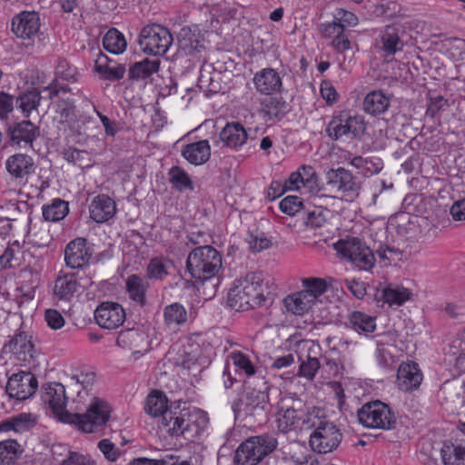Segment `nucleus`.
Returning a JSON list of instances; mask_svg holds the SVG:
<instances>
[{"label":"nucleus","instance_id":"obj_43","mask_svg":"<svg viewBox=\"0 0 465 465\" xmlns=\"http://www.w3.org/2000/svg\"><path fill=\"white\" fill-rule=\"evenodd\" d=\"M167 404L168 400L166 396L162 391H153L146 398L144 410L151 416L161 419L164 412L169 411Z\"/></svg>","mask_w":465,"mask_h":465},{"label":"nucleus","instance_id":"obj_45","mask_svg":"<svg viewBox=\"0 0 465 465\" xmlns=\"http://www.w3.org/2000/svg\"><path fill=\"white\" fill-rule=\"evenodd\" d=\"M104 48L114 54H123L127 47L124 35L116 28H111L103 38Z\"/></svg>","mask_w":465,"mask_h":465},{"label":"nucleus","instance_id":"obj_57","mask_svg":"<svg viewBox=\"0 0 465 465\" xmlns=\"http://www.w3.org/2000/svg\"><path fill=\"white\" fill-rule=\"evenodd\" d=\"M40 95L35 92L24 94L19 97V107L27 116L33 110H36L40 104Z\"/></svg>","mask_w":465,"mask_h":465},{"label":"nucleus","instance_id":"obj_16","mask_svg":"<svg viewBox=\"0 0 465 465\" xmlns=\"http://www.w3.org/2000/svg\"><path fill=\"white\" fill-rule=\"evenodd\" d=\"M41 18L37 12L22 11L12 19L11 30L22 40H34L40 32Z\"/></svg>","mask_w":465,"mask_h":465},{"label":"nucleus","instance_id":"obj_29","mask_svg":"<svg viewBox=\"0 0 465 465\" xmlns=\"http://www.w3.org/2000/svg\"><path fill=\"white\" fill-rule=\"evenodd\" d=\"M305 415L293 408H281L276 415L277 428L282 433L293 430L299 427L301 420L303 421Z\"/></svg>","mask_w":465,"mask_h":465},{"label":"nucleus","instance_id":"obj_31","mask_svg":"<svg viewBox=\"0 0 465 465\" xmlns=\"http://www.w3.org/2000/svg\"><path fill=\"white\" fill-rule=\"evenodd\" d=\"M381 50L387 55H393L404 47V42L399 35V29L394 25H388L381 33Z\"/></svg>","mask_w":465,"mask_h":465},{"label":"nucleus","instance_id":"obj_46","mask_svg":"<svg viewBox=\"0 0 465 465\" xmlns=\"http://www.w3.org/2000/svg\"><path fill=\"white\" fill-rule=\"evenodd\" d=\"M20 444L15 440L0 442V465H15L22 454Z\"/></svg>","mask_w":465,"mask_h":465},{"label":"nucleus","instance_id":"obj_11","mask_svg":"<svg viewBox=\"0 0 465 465\" xmlns=\"http://www.w3.org/2000/svg\"><path fill=\"white\" fill-rule=\"evenodd\" d=\"M269 385L264 377H254L243 382L245 411L249 415L265 416L269 402Z\"/></svg>","mask_w":465,"mask_h":465},{"label":"nucleus","instance_id":"obj_25","mask_svg":"<svg viewBox=\"0 0 465 465\" xmlns=\"http://www.w3.org/2000/svg\"><path fill=\"white\" fill-rule=\"evenodd\" d=\"M158 427L163 432L177 437L188 430L189 421L184 419V414L168 411L159 420Z\"/></svg>","mask_w":465,"mask_h":465},{"label":"nucleus","instance_id":"obj_47","mask_svg":"<svg viewBox=\"0 0 465 465\" xmlns=\"http://www.w3.org/2000/svg\"><path fill=\"white\" fill-rule=\"evenodd\" d=\"M173 263L169 259L155 257L150 260L146 267V275L151 280L163 281L169 274Z\"/></svg>","mask_w":465,"mask_h":465},{"label":"nucleus","instance_id":"obj_24","mask_svg":"<svg viewBox=\"0 0 465 465\" xmlns=\"http://www.w3.org/2000/svg\"><path fill=\"white\" fill-rule=\"evenodd\" d=\"M5 167L13 177L25 181L35 170L33 158L25 153H15L8 157Z\"/></svg>","mask_w":465,"mask_h":465},{"label":"nucleus","instance_id":"obj_14","mask_svg":"<svg viewBox=\"0 0 465 465\" xmlns=\"http://www.w3.org/2000/svg\"><path fill=\"white\" fill-rule=\"evenodd\" d=\"M2 352L10 354L22 364H30L35 354L32 336L25 331H18L4 345Z\"/></svg>","mask_w":465,"mask_h":465},{"label":"nucleus","instance_id":"obj_30","mask_svg":"<svg viewBox=\"0 0 465 465\" xmlns=\"http://www.w3.org/2000/svg\"><path fill=\"white\" fill-rule=\"evenodd\" d=\"M391 104L390 97L381 90L370 92L364 98L363 109L371 115L385 113Z\"/></svg>","mask_w":465,"mask_h":465},{"label":"nucleus","instance_id":"obj_13","mask_svg":"<svg viewBox=\"0 0 465 465\" xmlns=\"http://www.w3.org/2000/svg\"><path fill=\"white\" fill-rule=\"evenodd\" d=\"M95 381L96 375L92 371H81L69 379L66 384L67 393L71 396L74 403L96 396L94 392Z\"/></svg>","mask_w":465,"mask_h":465},{"label":"nucleus","instance_id":"obj_3","mask_svg":"<svg viewBox=\"0 0 465 465\" xmlns=\"http://www.w3.org/2000/svg\"><path fill=\"white\" fill-rule=\"evenodd\" d=\"M75 410L84 413H73L66 415V423L75 425L79 430L86 433H92L105 425L112 412L111 405L103 398L94 396L90 400L74 402Z\"/></svg>","mask_w":465,"mask_h":465},{"label":"nucleus","instance_id":"obj_53","mask_svg":"<svg viewBox=\"0 0 465 465\" xmlns=\"http://www.w3.org/2000/svg\"><path fill=\"white\" fill-rule=\"evenodd\" d=\"M170 183L178 191L193 190V184L188 173L180 166H173L168 173Z\"/></svg>","mask_w":465,"mask_h":465},{"label":"nucleus","instance_id":"obj_56","mask_svg":"<svg viewBox=\"0 0 465 465\" xmlns=\"http://www.w3.org/2000/svg\"><path fill=\"white\" fill-rule=\"evenodd\" d=\"M280 209L283 213L289 216H294L298 213L305 210L303 202L298 197L288 195L280 202Z\"/></svg>","mask_w":465,"mask_h":465},{"label":"nucleus","instance_id":"obj_15","mask_svg":"<svg viewBox=\"0 0 465 465\" xmlns=\"http://www.w3.org/2000/svg\"><path fill=\"white\" fill-rule=\"evenodd\" d=\"M43 401L49 406L53 413L62 421L66 422V415H72L66 410L67 399L65 386L59 382H53L43 387Z\"/></svg>","mask_w":465,"mask_h":465},{"label":"nucleus","instance_id":"obj_27","mask_svg":"<svg viewBox=\"0 0 465 465\" xmlns=\"http://www.w3.org/2000/svg\"><path fill=\"white\" fill-rule=\"evenodd\" d=\"M182 155L192 164L202 165L205 163L211 156V146L208 140L186 144L182 149Z\"/></svg>","mask_w":465,"mask_h":465},{"label":"nucleus","instance_id":"obj_2","mask_svg":"<svg viewBox=\"0 0 465 465\" xmlns=\"http://www.w3.org/2000/svg\"><path fill=\"white\" fill-rule=\"evenodd\" d=\"M319 412V410L307 412L303 418L301 429H314L310 436V446L313 451L326 454L338 448L341 441L342 434L333 422L322 418Z\"/></svg>","mask_w":465,"mask_h":465},{"label":"nucleus","instance_id":"obj_26","mask_svg":"<svg viewBox=\"0 0 465 465\" xmlns=\"http://www.w3.org/2000/svg\"><path fill=\"white\" fill-rule=\"evenodd\" d=\"M221 141L232 149L241 148L248 139L246 129L240 123H228L220 132Z\"/></svg>","mask_w":465,"mask_h":465},{"label":"nucleus","instance_id":"obj_17","mask_svg":"<svg viewBox=\"0 0 465 465\" xmlns=\"http://www.w3.org/2000/svg\"><path fill=\"white\" fill-rule=\"evenodd\" d=\"M96 323L107 330H114L122 326L126 319L124 309L118 302H102L94 311Z\"/></svg>","mask_w":465,"mask_h":465},{"label":"nucleus","instance_id":"obj_51","mask_svg":"<svg viewBox=\"0 0 465 465\" xmlns=\"http://www.w3.org/2000/svg\"><path fill=\"white\" fill-rule=\"evenodd\" d=\"M24 261L27 262L25 269L22 271L23 277L30 276L32 283L38 282L40 280V273L43 271V259L40 256L34 257L30 252H24Z\"/></svg>","mask_w":465,"mask_h":465},{"label":"nucleus","instance_id":"obj_21","mask_svg":"<svg viewBox=\"0 0 465 465\" xmlns=\"http://www.w3.org/2000/svg\"><path fill=\"white\" fill-rule=\"evenodd\" d=\"M252 82L256 91L261 94L270 95L279 93L282 87L280 74L272 68H264L257 72Z\"/></svg>","mask_w":465,"mask_h":465},{"label":"nucleus","instance_id":"obj_10","mask_svg":"<svg viewBox=\"0 0 465 465\" xmlns=\"http://www.w3.org/2000/svg\"><path fill=\"white\" fill-rule=\"evenodd\" d=\"M336 252L360 270L369 271L375 262L372 251L361 240L351 237L338 241Z\"/></svg>","mask_w":465,"mask_h":465},{"label":"nucleus","instance_id":"obj_18","mask_svg":"<svg viewBox=\"0 0 465 465\" xmlns=\"http://www.w3.org/2000/svg\"><path fill=\"white\" fill-rule=\"evenodd\" d=\"M7 135L11 145L18 147H32L34 141L40 135L38 126L29 120H23L10 125Z\"/></svg>","mask_w":465,"mask_h":465},{"label":"nucleus","instance_id":"obj_9","mask_svg":"<svg viewBox=\"0 0 465 465\" xmlns=\"http://www.w3.org/2000/svg\"><path fill=\"white\" fill-rule=\"evenodd\" d=\"M173 41L169 29L159 24L143 26L138 39L142 51L154 56L164 54L171 47Z\"/></svg>","mask_w":465,"mask_h":465},{"label":"nucleus","instance_id":"obj_54","mask_svg":"<svg viewBox=\"0 0 465 465\" xmlns=\"http://www.w3.org/2000/svg\"><path fill=\"white\" fill-rule=\"evenodd\" d=\"M21 246L18 242L9 244L2 255H0V264L5 267H16L20 264Z\"/></svg>","mask_w":465,"mask_h":465},{"label":"nucleus","instance_id":"obj_50","mask_svg":"<svg viewBox=\"0 0 465 465\" xmlns=\"http://www.w3.org/2000/svg\"><path fill=\"white\" fill-rule=\"evenodd\" d=\"M69 212L66 202L56 199L49 205L43 206V217L45 221L58 222L63 220Z\"/></svg>","mask_w":465,"mask_h":465},{"label":"nucleus","instance_id":"obj_34","mask_svg":"<svg viewBox=\"0 0 465 465\" xmlns=\"http://www.w3.org/2000/svg\"><path fill=\"white\" fill-rule=\"evenodd\" d=\"M35 425V420L30 413H19L5 419L0 422V433L15 431L22 433L29 430Z\"/></svg>","mask_w":465,"mask_h":465},{"label":"nucleus","instance_id":"obj_58","mask_svg":"<svg viewBox=\"0 0 465 465\" xmlns=\"http://www.w3.org/2000/svg\"><path fill=\"white\" fill-rule=\"evenodd\" d=\"M318 30L324 38H334L338 34L345 31L344 25L335 19L331 22H324L319 25Z\"/></svg>","mask_w":465,"mask_h":465},{"label":"nucleus","instance_id":"obj_22","mask_svg":"<svg viewBox=\"0 0 465 465\" xmlns=\"http://www.w3.org/2000/svg\"><path fill=\"white\" fill-rule=\"evenodd\" d=\"M116 211L115 202L106 194L94 197L89 205L90 218L97 223L109 221L115 215Z\"/></svg>","mask_w":465,"mask_h":465},{"label":"nucleus","instance_id":"obj_60","mask_svg":"<svg viewBox=\"0 0 465 465\" xmlns=\"http://www.w3.org/2000/svg\"><path fill=\"white\" fill-rule=\"evenodd\" d=\"M98 448L104 457L110 461H115L120 456V450L107 439L99 441Z\"/></svg>","mask_w":465,"mask_h":465},{"label":"nucleus","instance_id":"obj_32","mask_svg":"<svg viewBox=\"0 0 465 465\" xmlns=\"http://www.w3.org/2000/svg\"><path fill=\"white\" fill-rule=\"evenodd\" d=\"M348 326L359 334L368 335L376 330V318L355 311L348 316Z\"/></svg>","mask_w":465,"mask_h":465},{"label":"nucleus","instance_id":"obj_4","mask_svg":"<svg viewBox=\"0 0 465 465\" xmlns=\"http://www.w3.org/2000/svg\"><path fill=\"white\" fill-rule=\"evenodd\" d=\"M221 268L222 255L211 245L196 247L188 254L186 269L195 281H207L214 277Z\"/></svg>","mask_w":465,"mask_h":465},{"label":"nucleus","instance_id":"obj_44","mask_svg":"<svg viewBox=\"0 0 465 465\" xmlns=\"http://www.w3.org/2000/svg\"><path fill=\"white\" fill-rule=\"evenodd\" d=\"M411 292L402 286L389 285L381 290V298L390 306H401L411 299Z\"/></svg>","mask_w":465,"mask_h":465},{"label":"nucleus","instance_id":"obj_39","mask_svg":"<svg viewBox=\"0 0 465 465\" xmlns=\"http://www.w3.org/2000/svg\"><path fill=\"white\" fill-rule=\"evenodd\" d=\"M178 45L180 52L185 55H193L203 47L199 35L186 27L183 28L179 34Z\"/></svg>","mask_w":465,"mask_h":465},{"label":"nucleus","instance_id":"obj_28","mask_svg":"<svg viewBox=\"0 0 465 465\" xmlns=\"http://www.w3.org/2000/svg\"><path fill=\"white\" fill-rule=\"evenodd\" d=\"M325 345L340 355V361L344 363L351 361V357L358 347V343L344 337L328 336L324 340Z\"/></svg>","mask_w":465,"mask_h":465},{"label":"nucleus","instance_id":"obj_19","mask_svg":"<svg viewBox=\"0 0 465 465\" xmlns=\"http://www.w3.org/2000/svg\"><path fill=\"white\" fill-rule=\"evenodd\" d=\"M92 250L84 238L71 241L64 249V261L72 269H81L86 266L92 258Z\"/></svg>","mask_w":465,"mask_h":465},{"label":"nucleus","instance_id":"obj_42","mask_svg":"<svg viewBox=\"0 0 465 465\" xmlns=\"http://www.w3.org/2000/svg\"><path fill=\"white\" fill-rule=\"evenodd\" d=\"M444 465H465V446L445 442L440 450Z\"/></svg>","mask_w":465,"mask_h":465},{"label":"nucleus","instance_id":"obj_23","mask_svg":"<svg viewBox=\"0 0 465 465\" xmlns=\"http://www.w3.org/2000/svg\"><path fill=\"white\" fill-rule=\"evenodd\" d=\"M116 342L124 349L133 351L134 353L143 354L148 351V337L143 331L139 330L128 329L122 331L118 335Z\"/></svg>","mask_w":465,"mask_h":465},{"label":"nucleus","instance_id":"obj_59","mask_svg":"<svg viewBox=\"0 0 465 465\" xmlns=\"http://www.w3.org/2000/svg\"><path fill=\"white\" fill-rule=\"evenodd\" d=\"M320 362L317 358L308 356L300 365L299 374L308 380H312L320 369Z\"/></svg>","mask_w":465,"mask_h":465},{"label":"nucleus","instance_id":"obj_64","mask_svg":"<svg viewBox=\"0 0 465 465\" xmlns=\"http://www.w3.org/2000/svg\"><path fill=\"white\" fill-rule=\"evenodd\" d=\"M280 104L278 100L272 97L265 100L262 111L268 117V120L276 118L281 114Z\"/></svg>","mask_w":465,"mask_h":465},{"label":"nucleus","instance_id":"obj_52","mask_svg":"<svg viewBox=\"0 0 465 465\" xmlns=\"http://www.w3.org/2000/svg\"><path fill=\"white\" fill-rule=\"evenodd\" d=\"M230 357L235 367V371L240 374H244L247 377L246 380L257 377L255 375L254 365L244 353L234 351L231 353Z\"/></svg>","mask_w":465,"mask_h":465},{"label":"nucleus","instance_id":"obj_7","mask_svg":"<svg viewBox=\"0 0 465 465\" xmlns=\"http://www.w3.org/2000/svg\"><path fill=\"white\" fill-rule=\"evenodd\" d=\"M326 186L335 197L346 202H353L358 198L361 189L357 177L343 167L330 169L326 173Z\"/></svg>","mask_w":465,"mask_h":465},{"label":"nucleus","instance_id":"obj_6","mask_svg":"<svg viewBox=\"0 0 465 465\" xmlns=\"http://www.w3.org/2000/svg\"><path fill=\"white\" fill-rule=\"evenodd\" d=\"M359 422L371 429L390 430L395 428L396 416L391 407L381 401L367 402L358 411Z\"/></svg>","mask_w":465,"mask_h":465},{"label":"nucleus","instance_id":"obj_35","mask_svg":"<svg viewBox=\"0 0 465 465\" xmlns=\"http://www.w3.org/2000/svg\"><path fill=\"white\" fill-rule=\"evenodd\" d=\"M126 291L129 298L143 306L146 302V292L149 287L148 282L136 274L130 275L126 280Z\"/></svg>","mask_w":465,"mask_h":465},{"label":"nucleus","instance_id":"obj_5","mask_svg":"<svg viewBox=\"0 0 465 465\" xmlns=\"http://www.w3.org/2000/svg\"><path fill=\"white\" fill-rule=\"evenodd\" d=\"M278 441L272 435L251 437L236 450L234 462L236 465H256L263 457L272 452Z\"/></svg>","mask_w":465,"mask_h":465},{"label":"nucleus","instance_id":"obj_8","mask_svg":"<svg viewBox=\"0 0 465 465\" xmlns=\"http://www.w3.org/2000/svg\"><path fill=\"white\" fill-rule=\"evenodd\" d=\"M365 130L366 124L362 116L341 111L332 116L325 132L331 140L338 141L344 137L358 138Z\"/></svg>","mask_w":465,"mask_h":465},{"label":"nucleus","instance_id":"obj_38","mask_svg":"<svg viewBox=\"0 0 465 465\" xmlns=\"http://www.w3.org/2000/svg\"><path fill=\"white\" fill-rule=\"evenodd\" d=\"M331 217V212L322 206L307 208L303 212L302 220L307 227L317 229L323 227Z\"/></svg>","mask_w":465,"mask_h":465},{"label":"nucleus","instance_id":"obj_12","mask_svg":"<svg viewBox=\"0 0 465 465\" xmlns=\"http://www.w3.org/2000/svg\"><path fill=\"white\" fill-rule=\"evenodd\" d=\"M38 388V381L30 371H20L13 373L7 381L5 391L10 398L24 401L33 396Z\"/></svg>","mask_w":465,"mask_h":465},{"label":"nucleus","instance_id":"obj_20","mask_svg":"<svg viewBox=\"0 0 465 465\" xmlns=\"http://www.w3.org/2000/svg\"><path fill=\"white\" fill-rule=\"evenodd\" d=\"M423 381V373L418 363L414 361L402 362L397 372V385L402 391L417 390Z\"/></svg>","mask_w":465,"mask_h":465},{"label":"nucleus","instance_id":"obj_48","mask_svg":"<svg viewBox=\"0 0 465 465\" xmlns=\"http://www.w3.org/2000/svg\"><path fill=\"white\" fill-rule=\"evenodd\" d=\"M302 284L303 288L302 292L310 296V301L313 305L328 289L326 281L322 278H304L302 281Z\"/></svg>","mask_w":465,"mask_h":465},{"label":"nucleus","instance_id":"obj_33","mask_svg":"<svg viewBox=\"0 0 465 465\" xmlns=\"http://www.w3.org/2000/svg\"><path fill=\"white\" fill-rule=\"evenodd\" d=\"M79 287L80 283L74 274H65L55 280L54 293L60 300L69 301L79 290Z\"/></svg>","mask_w":465,"mask_h":465},{"label":"nucleus","instance_id":"obj_37","mask_svg":"<svg viewBox=\"0 0 465 465\" xmlns=\"http://www.w3.org/2000/svg\"><path fill=\"white\" fill-rule=\"evenodd\" d=\"M108 61V57L100 53L94 63V71L105 80L117 81L122 79L125 73L124 66H110Z\"/></svg>","mask_w":465,"mask_h":465},{"label":"nucleus","instance_id":"obj_63","mask_svg":"<svg viewBox=\"0 0 465 465\" xmlns=\"http://www.w3.org/2000/svg\"><path fill=\"white\" fill-rule=\"evenodd\" d=\"M45 321L47 325L54 329H61L64 325V319L62 314L54 309H48L45 311Z\"/></svg>","mask_w":465,"mask_h":465},{"label":"nucleus","instance_id":"obj_61","mask_svg":"<svg viewBox=\"0 0 465 465\" xmlns=\"http://www.w3.org/2000/svg\"><path fill=\"white\" fill-rule=\"evenodd\" d=\"M320 92L322 97L326 101L327 104L332 105L338 102L339 94L329 81L322 82Z\"/></svg>","mask_w":465,"mask_h":465},{"label":"nucleus","instance_id":"obj_62","mask_svg":"<svg viewBox=\"0 0 465 465\" xmlns=\"http://www.w3.org/2000/svg\"><path fill=\"white\" fill-rule=\"evenodd\" d=\"M333 18L343 25L348 26H355L359 22L358 17L353 13L342 8L335 11Z\"/></svg>","mask_w":465,"mask_h":465},{"label":"nucleus","instance_id":"obj_40","mask_svg":"<svg viewBox=\"0 0 465 465\" xmlns=\"http://www.w3.org/2000/svg\"><path fill=\"white\" fill-rule=\"evenodd\" d=\"M160 63L161 62L158 58H145L137 62L130 67L129 78L134 80L148 78L154 73L158 72Z\"/></svg>","mask_w":465,"mask_h":465},{"label":"nucleus","instance_id":"obj_36","mask_svg":"<svg viewBox=\"0 0 465 465\" xmlns=\"http://www.w3.org/2000/svg\"><path fill=\"white\" fill-rule=\"evenodd\" d=\"M309 297L302 291L296 292L284 298V306L292 314L303 315L313 306Z\"/></svg>","mask_w":465,"mask_h":465},{"label":"nucleus","instance_id":"obj_41","mask_svg":"<svg viewBox=\"0 0 465 465\" xmlns=\"http://www.w3.org/2000/svg\"><path fill=\"white\" fill-rule=\"evenodd\" d=\"M187 312L183 305L173 302L163 309L164 324L170 329H175L186 322Z\"/></svg>","mask_w":465,"mask_h":465},{"label":"nucleus","instance_id":"obj_55","mask_svg":"<svg viewBox=\"0 0 465 465\" xmlns=\"http://www.w3.org/2000/svg\"><path fill=\"white\" fill-rule=\"evenodd\" d=\"M302 176V181L305 184V189L310 193H316L320 191L319 176L314 168L311 165H301L298 168Z\"/></svg>","mask_w":465,"mask_h":465},{"label":"nucleus","instance_id":"obj_49","mask_svg":"<svg viewBox=\"0 0 465 465\" xmlns=\"http://www.w3.org/2000/svg\"><path fill=\"white\" fill-rule=\"evenodd\" d=\"M27 237L29 242L38 248L48 246L53 240L49 229L44 223H41L38 227L36 224L30 226Z\"/></svg>","mask_w":465,"mask_h":465},{"label":"nucleus","instance_id":"obj_1","mask_svg":"<svg viewBox=\"0 0 465 465\" xmlns=\"http://www.w3.org/2000/svg\"><path fill=\"white\" fill-rule=\"evenodd\" d=\"M273 290L269 280L261 274L249 273L236 280L227 295L228 305L235 311H247L268 306L273 302Z\"/></svg>","mask_w":465,"mask_h":465}]
</instances>
